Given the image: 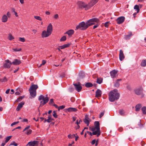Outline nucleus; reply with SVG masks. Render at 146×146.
<instances>
[{"mask_svg": "<svg viewBox=\"0 0 146 146\" xmlns=\"http://www.w3.org/2000/svg\"><path fill=\"white\" fill-rule=\"evenodd\" d=\"M141 65L143 67H145L146 66V59L143 60H142Z\"/></svg>", "mask_w": 146, "mask_h": 146, "instance_id": "nucleus-28", "label": "nucleus"}, {"mask_svg": "<svg viewBox=\"0 0 146 146\" xmlns=\"http://www.w3.org/2000/svg\"><path fill=\"white\" fill-rule=\"evenodd\" d=\"M11 145H14L15 146H17V144L15 142H13V143L12 144H11Z\"/></svg>", "mask_w": 146, "mask_h": 146, "instance_id": "nucleus-59", "label": "nucleus"}, {"mask_svg": "<svg viewBox=\"0 0 146 146\" xmlns=\"http://www.w3.org/2000/svg\"><path fill=\"white\" fill-rule=\"evenodd\" d=\"M125 18L124 17L121 16L117 18L116 21L118 24H122L124 21Z\"/></svg>", "mask_w": 146, "mask_h": 146, "instance_id": "nucleus-11", "label": "nucleus"}, {"mask_svg": "<svg viewBox=\"0 0 146 146\" xmlns=\"http://www.w3.org/2000/svg\"><path fill=\"white\" fill-rule=\"evenodd\" d=\"M104 112H101L99 115V117L101 118L102 117L104 114Z\"/></svg>", "mask_w": 146, "mask_h": 146, "instance_id": "nucleus-52", "label": "nucleus"}, {"mask_svg": "<svg viewBox=\"0 0 146 146\" xmlns=\"http://www.w3.org/2000/svg\"><path fill=\"white\" fill-rule=\"evenodd\" d=\"M93 86L92 84L91 83L88 82L86 84L85 86L87 88H89L92 87Z\"/></svg>", "mask_w": 146, "mask_h": 146, "instance_id": "nucleus-33", "label": "nucleus"}, {"mask_svg": "<svg viewBox=\"0 0 146 146\" xmlns=\"http://www.w3.org/2000/svg\"><path fill=\"white\" fill-rule=\"evenodd\" d=\"M23 98V97L22 96L19 97L16 101V102H19L20 100H21Z\"/></svg>", "mask_w": 146, "mask_h": 146, "instance_id": "nucleus-44", "label": "nucleus"}, {"mask_svg": "<svg viewBox=\"0 0 146 146\" xmlns=\"http://www.w3.org/2000/svg\"><path fill=\"white\" fill-rule=\"evenodd\" d=\"M65 76V74L64 72L62 73L60 75V77L62 78L64 77Z\"/></svg>", "mask_w": 146, "mask_h": 146, "instance_id": "nucleus-51", "label": "nucleus"}, {"mask_svg": "<svg viewBox=\"0 0 146 146\" xmlns=\"http://www.w3.org/2000/svg\"><path fill=\"white\" fill-rule=\"evenodd\" d=\"M11 11L12 12H14V13L15 12V9L14 8H11Z\"/></svg>", "mask_w": 146, "mask_h": 146, "instance_id": "nucleus-60", "label": "nucleus"}, {"mask_svg": "<svg viewBox=\"0 0 146 146\" xmlns=\"http://www.w3.org/2000/svg\"><path fill=\"white\" fill-rule=\"evenodd\" d=\"M119 58L120 60L122 61L125 58V56L123 53V51L121 50L119 51Z\"/></svg>", "mask_w": 146, "mask_h": 146, "instance_id": "nucleus-15", "label": "nucleus"}, {"mask_svg": "<svg viewBox=\"0 0 146 146\" xmlns=\"http://www.w3.org/2000/svg\"><path fill=\"white\" fill-rule=\"evenodd\" d=\"M102 92L101 90L98 89L96 92V97L97 98L101 96Z\"/></svg>", "mask_w": 146, "mask_h": 146, "instance_id": "nucleus-17", "label": "nucleus"}, {"mask_svg": "<svg viewBox=\"0 0 146 146\" xmlns=\"http://www.w3.org/2000/svg\"><path fill=\"white\" fill-rule=\"evenodd\" d=\"M117 90L115 89L111 91L109 94V100L111 102H113L115 100H117L119 97V94L117 92Z\"/></svg>", "mask_w": 146, "mask_h": 146, "instance_id": "nucleus-2", "label": "nucleus"}, {"mask_svg": "<svg viewBox=\"0 0 146 146\" xmlns=\"http://www.w3.org/2000/svg\"><path fill=\"white\" fill-rule=\"evenodd\" d=\"M6 143H5V141L4 142H2L1 145V146H4L5 145Z\"/></svg>", "mask_w": 146, "mask_h": 146, "instance_id": "nucleus-64", "label": "nucleus"}, {"mask_svg": "<svg viewBox=\"0 0 146 146\" xmlns=\"http://www.w3.org/2000/svg\"><path fill=\"white\" fill-rule=\"evenodd\" d=\"M67 111L69 112H76L77 111V109L76 108H69L67 109Z\"/></svg>", "mask_w": 146, "mask_h": 146, "instance_id": "nucleus-23", "label": "nucleus"}, {"mask_svg": "<svg viewBox=\"0 0 146 146\" xmlns=\"http://www.w3.org/2000/svg\"><path fill=\"white\" fill-rule=\"evenodd\" d=\"M99 0H92L90 2L88 3V7L90 8L93 6L98 2Z\"/></svg>", "mask_w": 146, "mask_h": 146, "instance_id": "nucleus-13", "label": "nucleus"}, {"mask_svg": "<svg viewBox=\"0 0 146 146\" xmlns=\"http://www.w3.org/2000/svg\"><path fill=\"white\" fill-rule=\"evenodd\" d=\"M80 121L81 122V120H80L79 122H78V120H77V121L76 122V123L78 125V128H77V129H78L80 127V126L78 125V124H79L80 123ZM76 129H77V128Z\"/></svg>", "mask_w": 146, "mask_h": 146, "instance_id": "nucleus-53", "label": "nucleus"}, {"mask_svg": "<svg viewBox=\"0 0 146 146\" xmlns=\"http://www.w3.org/2000/svg\"><path fill=\"white\" fill-rule=\"evenodd\" d=\"M8 18H10L11 16V14L9 12H8L7 13V15H6Z\"/></svg>", "mask_w": 146, "mask_h": 146, "instance_id": "nucleus-49", "label": "nucleus"}, {"mask_svg": "<svg viewBox=\"0 0 146 146\" xmlns=\"http://www.w3.org/2000/svg\"><path fill=\"white\" fill-rule=\"evenodd\" d=\"M127 88L128 90H131V87L129 85L127 86Z\"/></svg>", "mask_w": 146, "mask_h": 146, "instance_id": "nucleus-61", "label": "nucleus"}, {"mask_svg": "<svg viewBox=\"0 0 146 146\" xmlns=\"http://www.w3.org/2000/svg\"><path fill=\"white\" fill-rule=\"evenodd\" d=\"M32 131L31 130L29 129L27 131V132L25 133L27 135H29V134H31V133Z\"/></svg>", "mask_w": 146, "mask_h": 146, "instance_id": "nucleus-46", "label": "nucleus"}, {"mask_svg": "<svg viewBox=\"0 0 146 146\" xmlns=\"http://www.w3.org/2000/svg\"><path fill=\"white\" fill-rule=\"evenodd\" d=\"M74 85L75 89L78 92H80L82 89V87L80 85V84L78 82V84L75 83L73 84Z\"/></svg>", "mask_w": 146, "mask_h": 146, "instance_id": "nucleus-10", "label": "nucleus"}, {"mask_svg": "<svg viewBox=\"0 0 146 146\" xmlns=\"http://www.w3.org/2000/svg\"><path fill=\"white\" fill-rule=\"evenodd\" d=\"M52 26L51 23L49 24L47 28V31H43L41 34L42 38L47 37L49 36L52 33Z\"/></svg>", "mask_w": 146, "mask_h": 146, "instance_id": "nucleus-3", "label": "nucleus"}, {"mask_svg": "<svg viewBox=\"0 0 146 146\" xmlns=\"http://www.w3.org/2000/svg\"><path fill=\"white\" fill-rule=\"evenodd\" d=\"M74 33V31L73 30H68V31L66 32L65 34H68V36H71L72 35H73Z\"/></svg>", "mask_w": 146, "mask_h": 146, "instance_id": "nucleus-25", "label": "nucleus"}, {"mask_svg": "<svg viewBox=\"0 0 146 146\" xmlns=\"http://www.w3.org/2000/svg\"><path fill=\"white\" fill-rule=\"evenodd\" d=\"M12 137L11 136H8L7 137H6L5 138V143H7L9 140Z\"/></svg>", "mask_w": 146, "mask_h": 146, "instance_id": "nucleus-34", "label": "nucleus"}, {"mask_svg": "<svg viewBox=\"0 0 146 146\" xmlns=\"http://www.w3.org/2000/svg\"><path fill=\"white\" fill-rule=\"evenodd\" d=\"M38 141H30L29 142L27 145V146H35L36 145L38 144Z\"/></svg>", "mask_w": 146, "mask_h": 146, "instance_id": "nucleus-14", "label": "nucleus"}, {"mask_svg": "<svg viewBox=\"0 0 146 146\" xmlns=\"http://www.w3.org/2000/svg\"><path fill=\"white\" fill-rule=\"evenodd\" d=\"M65 107V106H60L58 108V110L59 111L60 109L62 110Z\"/></svg>", "mask_w": 146, "mask_h": 146, "instance_id": "nucleus-47", "label": "nucleus"}, {"mask_svg": "<svg viewBox=\"0 0 146 146\" xmlns=\"http://www.w3.org/2000/svg\"><path fill=\"white\" fill-rule=\"evenodd\" d=\"M21 63V62L20 60L17 59H15L12 63L14 65H18L20 64Z\"/></svg>", "mask_w": 146, "mask_h": 146, "instance_id": "nucleus-18", "label": "nucleus"}, {"mask_svg": "<svg viewBox=\"0 0 146 146\" xmlns=\"http://www.w3.org/2000/svg\"><path fill=\"white\" fill-rule=\"evenodd\" d=\"M31 96L34 98L36 95V90H29Z\"/></svg>", "mask_w": 146, "mask_h": 146, "instance_id": "nucleus-24", "label": "nucleus"}, {"mask_svg": "<svg viewBox=\"0 0 146 146\" xmlns=\"http://www.w3.org/2000/svg\"><path fill=\"white\" fill-rule=\"evenodd\" d=\"M141 107V104H137L135 106V111H139Z\"/></svg>", "mask_w": 146, "mask_h": 146, "instance_id": "nucleus-26", "label": "nucleus"}, {"mask_svg": "<svg viewBox=\"0 0 146 146\" xmlns=\"http://www.w3.org/2000/svg\"><path fill=\"white\" fill-rule=\"evenodd\" d=\"M53 103H54L53 99H51L50 100V101L49 102V104H52L53 105Z\"/></svg>", "mask_w": 146, "mask_h": 146, "instance_id": "nucleus-55", "label": "nucleus"}, {"mask_svg": "<svg viewBox=\"0 0 146 146\" xmlns=\"http://www.w3.org/2000/svg\"><path fill=\"white\" fill-rule=\"evenodd\" d=\"M137 11V13H138L139 11V6L138 5H135L134 8Z\"/></svg>", "mask_w": 146, "mask_h": 146, "instance_id": "nucleus-32", "label": "nucleus"}, {"mask_svg": "<svg viewBox=\"0 0 146 146\" xmlns=\"http://www.w3.org/2000/svg\"><path fill=\"white\" fill-rule=\"evenodd\" d=\"M19 40L22 42H24L25 41V39L24 38L20 37L19 38Z\"/></svg>", "mask_w": 146, "mask_h": 146, "instance_id": "nucleus-43", "label": "nucleus"}, {"mask_svg": "<svg viewBox=\"0 0 146 146\" xmlns=\"http://www.w3.org/2000/svg\"><path fill=\"white\" fill-rule=\"evenodd\" d=\"M19 123V121H17V122H14L13 123H12L11 124V126H13V125H15L16 124H17L18 123Z\"/></svg>", "mask_w": 146, "mask_h": 146, "instance_id": "nucleus-54", "label": "nucleus"}, {"mask_svg": "<svg viewBox=\"0 0 146 146\" xmlns=\"http://www.w3.org/2000/svg\"><path fill=\"white\" fill-rule=\"evenodd\" d=\"M7 79L6 77H4L3 79H1L0 80V82H6L7 81Z\"/></svg>", "mask_w": 146, "mask_h": 146, "instance_id": "nucleus-36", "label": "nucleus"}, {"mask_svg": "<svg viewBox=\"0 0 146 146\" xmlns=\"http://www.w3.org/2000/svg\"><path fill=\"white\" fill-rule=\"evenodd\" d=\"M58 15L57 14L55 15L54 16V18L55 19H57L58 18Z\"/></svg>", "mask_w": 146, "mask_h": 146, "instance_id": "nucleus-57", "label": "nucleus"}, {"mask_svg": "<svg viewBox=\"0 0 146 146\" xmlns=\"http://www.w3.org/2000/svg\"><path fill=\"white\" fill-rule=\"evenodd\" d=\"M13 50H14V51L16 52V51H21V48H19V49H17V48H13Z\"/></svg>", "mask_w": 146, "mask_h": 146, "instance_id": "nucleus-50", "label": "nucleus"}, {"mask_svg": "<svg viewBox=\"0 0 146 146\" xmlns=\"http://www.w3.org/2000/svg\"><path fill=\"white\" fill-rule=\"evenodd\" d=\"M8 38L10 40H11L14 39V37L11 34H9V35Z\"/></svg>", "mask_w": 146, "mask_h": 146, "instance_id": "nucleus-37", "label": "nucleus"}, {"mask_svg": "<svg viewBox=\"0 0 146 146\" xmlns=\"http://www.w3.org/2000/svg\"><path fill=\"white\" fill-rule=\"evenodd\" d=\"M78 5L79 8L81 9L85 8L86 10H87L90 8H89V4H86L83 2L79 1L78 2Z\"/></svg>", "mask_w": 146, "mask_h": 146, "instance_id": "nucleus-6", "label": "nucleus"}, {"mask_svg": "<svg viewBox=\"0 0 146 146\" xmlns=\"http://www.w3.org/2000/svg\"><path fill=\"white\" fill-rule=\"evenodd\" d=\"M143 90L141 87L136 88L134 90L135 93L137 95L141 96V98H143L144 96L143 93Z\"/></svg>", "mask_w": 146, "mask_h": 146, "instance_id": "nucleus-5", "label": "nucleus"}, {"mask_svg": "<svg viewBox=\"0 0 146 146\" xmlns=\"http://www.w3.org/2000/svg\"><path fill=\"white\" fill-rule=\"evenodd\" d=\"M70 100L72 102H74L75 101V99L74 98H72L70 99Z\"/></svg>", "mask_w": 146, "mask_h": 146, "instance_id": "nucleus-63", "label": "nucleus"}, {"mask_svg": "<svg viewBox=\"0 0 146 146\" xmlns=\"http://www.w3.org/2000/svg\"><path fill=\"white\" fill-rule=\"evenodd\" d=\"M77 135V133H76L74 134H73L72 135H71V134H69L68 135V137L70 139H72L74 138V137H76V135Z\"/></svg>", "mask_w": 146, "mask_h": 146, "instance_id": "nucleus-31", "label": "nucleus"}, {"mask_svg": "<svg viewBox=\"0 0 146 146\" xmlns=\"http://www.w3.org/2000/svg\"><path fill=\"white\" fill-rule=\"evenodd\" d=\"M8 18L6 15H4L2 18L1 21L3 23L6 22L8 20Z\"/></svg>", "mask_w": 146, "mask_h": 146, "instance_id": "nucleus-22", "label": "nucleus"}, {"mask_svg": "<svg viewBox=\"0 0 146 146\" xmlns=\"http://www.w3.org/2000/svg\"><path fill=\"white\" fill-rule=\"evenodd\" d=\"M96 142V140H95V139H94V140H93L92 141V142H91V144H92V145H94V144Z\"/></svg>", "mask_w": 146, "mask_h": 146, "instance_id": "nucleus-58", "label": "nucleus"}, {"mask_svg": "<svg viewBox=\"0 0 146 146\" xmlns=\"http://www.w3.org/2000/svg\"><path fill=\"white\" fill-rule=\"evenodd\" d=\"M89 119L88 115H86L84 117V119H83V121L85 123L87 124V126H88L89 124Z\"/></svg>", "mask_w": 146, "mask_h": 146, "instance_id": "nucleus-12", "label": "nucleus"}, {"mask_svg": "<svg viewBox=\"0 0 146 146\" xmlns=\"http://www.w3.org/2000/svg\"><path fill=\"white\" fill-rule=\"evenodd\" d=\"M69 46L70 44H64L62 46H59V47L61 49H63L69 47Z\"/></svg>", "mask_w": 146, "mask_h": 146, "instance_id": "nucleus-29", "label": "nucleus"}, {"mask_svg": "<svg viewBox=\"0 0 146 146\" xmlns=\"http://www.w3.org/2000/svg\"><path fill=\"white\" fill-rule=\"evenodd\" d=\"M46 62V61L44 60H43L42 61V63L40 64L39 67H41L42 65H44Z\"/></svg>", "mask_w": 146, "mask_h": 146, "instance_id": "nucleus-45", "label": "nucleus"}, {"mask_svg": "<svg viewBox=\"0 0 146 146\" xmlns=\"http://www.w3.org/2000/svg\"><path fill=\"white\" fill-rule=\"evenodd\" d=\"M121 79H118L116 80V81L114 83V86L115 87L118 88L119 87L120 84L119 81H121Z\"/></svg>", "mask_w": 146, "mask_h": 146, "instance_id": "nucleus-19", "label": "nucleus"}, {"mask_svg": "<svg viewBox=\"0 0 146 146\" xmlns=\"http://www.w3.org/2000/svg\"><path fill=\"white\" fill-rule=\"evenodd\" d=\"M66 40V37L65 36H62L60 39V41H64Z\"/></svg>", "mask_w": 146, "mask_h": 146, "instance_id": "nucleus-41", "label": "nucleus"}, {"mask_svg": "<svg viewBox=\"0 0 146 146\" xmlns=\"http://www.w3.org/2000/svg\"><path fill=\"white\" fill-rule=\"evenodd\" d=\"M110 23L109 22H107L105 23L104 26L106 27H108L109 26Z\"/></svg>", "mask_w": 146, "mask_h": 146, "instance_id": "nucleus-48", "label": "nucleus"}, {"mask_svg": "<svg viewBox=\"0 0 146 146\" xmlns=\"http://www.w3.org/2000/svg\"><path fill=\"white\" fill-rule=\"evenodd\" d=\"M102 79L101 78H98L97 79L96 82L99 84H100L102 82Z\"/></svg>", "mask_w": 146, "mask_h": 146, "instance_id": "nucleus-30", "label": "nucleus"}, {"mask_svg": "<svg viewBox=\"0 0 146 146\" xmlns=\"http://www.w3.org/2000/svg\"><path fill=\"white\" fill-rule=\"evenodd\" d=\"M90 130L92 131V133L91 132L89 131H87L86 132L87 133L89 134L91 136H92V135H97L96 136L97 137H98L100 135L99 133H98L95 130L92 129V128L90 127Z\"/></svg>", "mask_w": 146, "mask_h": 146, "instance_id": "nucleus-8", "label": "nucleus"}, {"mask_svg": "<svg viewBox=\"0 0 146 146\" xmlns=\"http://www.w3.org/2000/svg\"><path fill=\"white\" fill-rule=\"evenodd\" d=\"M131 37L130 35H127L125 36L124 38L126 40H129L130 39Z\"/></svg>", "mask_w": 146, "mask_h": 146, "instance_id": "nucleus-40", "label": "nucleus"}, {"mask_svg": "<svg viewBox=\"0 0 146 146\" xmlns=\"http://www.w3.org/2000/svg\"><path fill=\"white\" fill-rule=\"evenodd\" d=\"M38 88V86L37 85L33 84L30 87L29 89V90H36Z\"/></svg>", "mask_w": 146, "mask_h": 146, "instance_id": "nucleus-21", "label": "nucleus"}, {"mask_svg": "<svg viewBox=\"0 0 146 146\" xmlns=\"http://www.w3.org/2000/svg\"><path fill=\"white\" fill-rule=\"evenodd\" d=\"M38 100L40 101L41 100H43V101H42L40 102V106H43L48 102L49 100L48 98L47 97V95H46V96L45 98L42 95H40L39 96Z\"/></svg>", "mask_w": 146, "mask_h": 146, "instance_id": "nucleus-4", "label": "nucleus"}, {"mask_svg": "<svg viewBox=\"0 0 146 146\" xmlns=\"http://www.w3.org/2000/svg\"><path fill=\"white\" fill-rule=\"evenodd\" d=\"M30 128V126H28L25 128L23 130V132L25 131L26 130H28L29 128Z\"/></svg>", "mask_w": 146, "mask_h": 146, "instance_id": "nucleus-56", "label": "nucleus"}, {"mask_svg": "<svg viewBox=\"0 0 146 146\" xmlns=\"http://www.w3.org/2000/svg\"><path fill=\"white\" fill-rule=\"evenodd\" d=\"M5 63L4 65V66L5 68H10L11 65L12 64L11 61L9 60H7L5 61Z\"/></svg>", "mask_w": 146, "mask_h": 146, "instance_id": "nucleus-9", "label": "nucleus"}, {"mask_svg": "<svg viewBox=\"0 0 146 146\" xmlns=\"http://www.w3.org/2000/svg\"><path fill=\"white\" fill-rule=\"evenodd\" d=\"M79 76L80 78H83L85 77V73L83 72H80L79 74Z\"/></svg>", "mask_w": 146, "mask_h": 146, "instance_id": "nucleus-27", "label": "nucleus"}, {"mask_svg": "<svg viewBox=\"0 0 146 146\" xmlns=\"http://www.w3.org/2000/svg\"><path fill=\"white\" fill-rule=\"evenodd\" d=\"M25 103L23 102L19 103L16 109V110L17 111L19 110L23 106L24 104Z\"/></svg>", "mask_w": 146, "mask_h": 146, "instance_id": "nucleus-20", "label": "nucleus"}, {"mask_svg": "<svg viewBox=\"0 0 146 146\" xmlns=\"http://www.w3.org/2000/svg\"><path fill=\"white\" fill-rule=\"evenodd\" d=\"M99 21L98 19L94 18L89 20L87 21L86 23L84 22H82L76 26L75 30L79 29L82 30H85L89 26L94 25V22L98 23Z\"/></svg>", "mask_w": 146, "mask_h": 146, "instance_id": "nucleus-1", "label": "nucleus"}, {"mask_svg": "<svg viewBox=\"0 0 146 146\" xmlns=\"http://www.w3.org/2000/svg\"><path fill=\"white\" fill-rule=\"evenodd\" d=\"M117 71L115 70H113L110 72V74L111 77L114 78L115 77V76L117 73Z\"/></svg>", "mask_w": 146, "mask_h": 146, "instance_id": "nucleus-16", "label": "nucleus"}, {"mask_svg": "<svg viewBox=\"0 0 146 146\" xmlns=\"http://www.w3.org/2000/svg\"><path fill=\"white\" fill-rule=\"evenodd\" d=\"M34 18L37 20H38L39 21L42 20V19L40 16H34Z\"/></svg>", "mask_w": 146, "mask_h": 146, "instance_id": "nucleus-39", "label": "nucleus"}, {"mask_svg": "<svg viewBox=\"0 0 146 146\" xmlns=\"http://www.w3.org/2000/svg\"><path fill=\"white\" fill-rule=\"evenodd\" d=\"M95 127H92V129L95 130L98 133H99L101 134V132L100 131V123L99 121H96L94 123Z\"/></svg>", "mask_w": 146, "mask_h": 146, "instance_id": "nucleus-7", "label": "nucleus"}, {"mask_svg": "<svg viewBox=\"0 0 146 146\" xmlns=\"http://www.w3.org/2000/svg\"><path fill=\"white\" fill-rule=\"evenodd\" d=\"M143 113L144 114H146V107H143L141 109Z\"/></svg>", "mask_w": 146, "mask_h": 146, "instance_id": "nucleus-35", "label": "nucleus"}, {"mask_svg": "<svg viewBox=\"0 0 146 146\" xmlns=\"http://www.w3.org/2000/svg\"><path fill=\"white\" fill-rule=\"evenodd\" d=\"M125 112L124 111L121 110L119 111V113L121 115H124Z\"/></svg>", "mask_w": 146, "mask_h": 146, "instance_id": "nucleus-42", "label": "nucleus"}, {"mask_svg": "<svg viewBox=\"0 0 146 146\" xmlns=\"http://www.w3.org/2000/svg\"><path fill=\"white\" fill-rule=\"evenodd\" d=\"M53 105L56 108H57L58 109L59 107L57 105L55 104H53Z\"/></svg>", "mask_w": 146, "mask_h": 146, "instance_id": "nucleus-62", "label": "nucleus"}, {"mask_svg": "<svg viewBox=\"0 0 146 146\" xmlns=\"http://www.w3.org/2000/svg\"><path fill=\"white\" fill-rule=\"evenodd\" d=\"M53 115L55 118H57V115L56 113V112L55 111H54L53 112Z\"/></svg>", "mask_w": 146, "mask_h": 146, "instance_id": "nucleus-38", "label": "nucleus"}]
</instances>
